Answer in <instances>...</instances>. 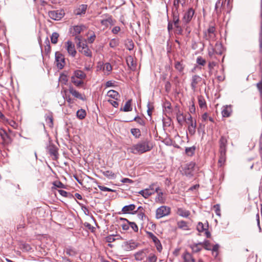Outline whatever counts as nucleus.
I'll use <instances>...</instances> for the list:
<instances>
[{"label": "nucleus", "mask_w": 262, "mask_h": 262, "mask_svg": "<svg viewBox=\"0 0 262 262\" xmlns=\"http://www.w3.org/2000/svg\"><path fill=\"white\" fill-rule=\"evenodd\" d=\"M152 148L151 143L146 138L128 147L127 150L134 154L141 155L150 151Z\"/></svg>", "instance_id": "1"}, {"label": "nucleus", "mask_w": 262, "mask_h": 262, "mask_svg": "<svg viewBox=\"0 0 262 262\" xmlns=\"http://www.w3.org/2000/svg\"><path fill=\"white\" fill-rule=\"evenodd\" d=\"M185 122L188 124V130L189 134L191 136L194 135L196 132V120H193L191 115L189 114Z\"/></svg>", "instance_id": "2"}, {"label": "nucleus", "mask_w": 262, "mask_h": 262, "mask_svg": "<svg viewBox=\"0 0 262 262\" xmlns=\"http://www.w3.org/2000/svg\"><path fill=\"white\" fill-rule=\"evenodd\" d=\"M171 209L166 206H162L157 209L156 211V217L157 219L167 216L170 214Z\"/></svg>", "instance_id": "3"}, {"label": "nucleus", "mask_w": 262, "mask_h": 262, "mask_svg": "<svg viewBox=\"0 0 262 262\" xmlns=\"http://www.w3.org/2000/svg\"><path fill=\"white\" fill-rule=\"evenodd\" d=\"M195 164L190 162L187 164L183 169V174L187 177L191 178L193 176Z\"/></svg>", "instance_id": "4"}, {"label": "nucleus", "mask_w": 262, "mask_h": 262, "mask_svg": "<svg viewBox=\"0 0 262 262\" xmlns=\"http://www.w3.org/2000/svg\"><path fill=\"white\" fill-rule=\"evenodd\" d=\"M138 245L139 244L133 240H129L124 242L121 245V247L124 250L129 251L136 249Z\"/></svg>", "instance_id": "5"}, {"label": "nucleus", "mask_w": 262, "mask_h": 262, "mask_svg": "<svg viewBox=\"0 0 262 262\" xmlns=\"http://www.w3.org/2000/svg\"><path fill=\"white\" fill-rule=\"evenodd\" d=\"M55 62L57 67L59 69H62L65 65V59L63 55L59 53L56 52L55 53Z\"/></svg>", "instance_id": "6"}, {"label": "nucleus", "mask_w": 262, "mask_h": 262, "mask_svg": "<svg viewBox=\"0 0 262 262\" xmlns=\"http://www.w3.org/2000/svg\"><path fill=\"white\" fill-rule=\"evenodd\" d=\"M215 29L213 26H210L207 30L204 32V36L206 39L213 40L215 38Z\"/></svg>", "instance_id": "7"}, {"label": "nucleus", "mask_w": 262, "mask_h": 262, "mask_svg": "<svg viewBox=\"0 0 262 262\" xmlns=\"http://www.w3.org/2000/svg\"><path fill=\"white\" fill-rule=\"evenodd\" d=\"M65 48L69 55L73 57L75 56L77 52L75 50V45L71 41L68 40L65 42Z\"/></svg>", "instance_id": "8"}, {"label": "nucleus", "mask_w": 262, "mask_h": 262, "mask_svg": "<svg viewBox=\"0 0 262 262\" xmlns=\"http://www.w3.org/2000/svg\"><path fill=\"white\" fill-rule=\"evenodd\" d=\"M202 78L198 75H194L192 76L191 79V89L194 92L195 91L198 85L201 82Z\"/></svg>", "instance_id": "9"}, {"label": "nucleus", "mask_w": 262, "mask_h": 262, "mask_svg": "<svg viewBox=\"0 0 262 262\" xmlns=\"http://www.w3.org/2000/svg\"><path fill=\"white\" fill-rule=\"evenodd\" d=\"M47 150L50 156L52 157L53 160H56L58 159V148L56 146L53 144H50L47 147Z\"/></svg>", "instance_id": "10"}, {"label": "nucleus", "mask_w": 262, "mask_h": 262, "mask_svg": "<svg viewBox=\"0 0 262 262\" xmlns=\"http://www.w3.org/2000/svg\"><path fill=\"white\" fill-rule=\"evenodd\" d=\"M49 17L55 20H58L61 19L63 16V13L62 11L53 10L48 12Z\"/></svg>", "instance_id": "11"}, {"label": "nucleus", "mask_w": 262, "mask_h": 262, "mask_svg": "<svg viewBox=\"0 0 262 262\" xmlns=\"http://www.w3.org/2000/svg\"><path fill=\"white\" fill-rule=\"evenodd\" d=\"M194 14V10L192 8H189L185 13L182 18L184 23L188 24L192 19Z\"/></svg>", "instance_id": "12"}, {"label": "nucleus", "mask_w": 262, "mask_h": 262, "mask_svg": "<svg viewBox=\"0 0 262 262\" xmlns=\"http://www.w3.org/2000/svg\"><path fill=\"white\" fill-rule=\"evenodd\" d=\"M147 235L148 237L152 240L157 250L160 252H161L162 246L159 239L152 232H148Z\"/></svg>", "instance_id": "13"}, {"label": "nucleus", "mask_w": 262, "mask_h": 262, "mask_svg": "<svg viewBox=\"0 0 262 262\" xmlns=\"http://www.w3.org/2000/svg\"><path fill=\"white\" fill-rule=\"evenodd\" d=\"M87 9H88L87 5H85V4L80 5L74 10V13L76 15H84Z\"/></svg>", "instance_id": "14"}, {"label": "nucleus", "mask_w": 262, "mask_h": 262, "mask_svg": "<svg viewBox=\"0 0 262 262\" xmlns=\"http://www.w3.org/2000/svg\"><path fill=\"white\" fill-rule=\"evenodd\" d=\"M147 250L143 249L140 250L135 253V259L137 261H141L143 260L147 256Z\"/></svg>", "instance_id": "15"}, {"label": "nucleus", "mask_w": 262, "mask_h": 262, "mask_svg": "<svg viewBox=\"0 0 262 262\" xmlns=\"http://www.w3.org/2000/svg\"><path fill=\"white\" fill-rule=\"evenodd\" d=\"M232 108L231 105H226L223 107L222 111V115L223 117H229L232 113Z\"/></svg>", "instance_id": "16"}, {"label": "nucleus", "mask_w": 262, "mask_h": 262, "mask_svg": "<svg viewBox=\"0 0 262 262\" xmlns=\"http://www.w3.org/2000/svg\"><path fill=\"white\" fill-rule=\"evenodd\" d=\"M136 209V205L134 204H130L124 206L122 209V212L123 213H132V211H135Z\"/></svg>", "instance_id": "17"}, {"label": "nucleus", "mask_w": 262, "mask_h": 262, "mask_svg": "<svg viewBox=\"0 0 262 262\" xmlns=\"http://www.w3.org/2000/svg\"><path fill=\"white\" fill-rule=\"evenodd\" d=\"M177 226L179 229H181L183 230H190V226L189 224L184 221H180L177 222Z\"/></svg>", "instance_id": "18"}, {"label": "nucleus", "mask_w": 262, "mask_h": 262, "mask_svg": "<svg viewBox=\"0 0 262 262\" xmlns=\"http://www.w3.org/2000/svg\"><path fill=\"white\" fill-rule=\"evenodd\" d=\"M184 262H195V259L192 255L188 252H184L182 255Z\"/></svg>", "instance_id": "19"}, {"label": "nucleus", "mask_w": 262, "mask_h": 262, "mask_svg": "<svg viewBox=\"0 0 262 262\" xmlns=\"http://www.w3.org/2000/svg\"><path fill=\"white\" fill-rule=\"evenodd\" d=\"M177 213L179 215L183 217H188L190 214V212L189 210L182 208H178Z\"/></svg>", "instance_id": "20"}, {"label": "nucleus", "mask_w": 262, "mask_h": 262, "mask_svg": "<svg viewBox=\"0 0 262 262\" xmlns=\"http://www.w3.org/2000/svg\"><path fill=\"white\" fill-rule=\"evenodd\" d=\"M227 141L225 137L222 136L220 139V151L226 152V144Z\"/></svg>", "instance_id": "21"}, {"label": "nucleus", "mask_w": 262, "mask_h": 262, "mask_svg": "<svg viewBox=\"0 0 262 262\" xmlns=\"http://www.w3.org/2000/svg\"><path fill=\"white\" fill-rule=\"evenodd\" d=\"M72 77H75V78L83 80L85 78L86 74L81 70H76Z\"/></svg>", "instance_id": "22"}, {"label": "nucleus", "mask_w": 262, "mask_h": 262, "mask_svg": "<svg viewBox=\"0 0 262 262\" xmlns=\"http://www.w3.org/2000/svg\"><path fill=\"white\" fill-rule=\"evenodd\" d=\"M202 243H199L198 244H193L190 246V247L192 250L193 253H197L200 252L202 248Z\"/></svg>", "instance_id": "23"}, {"label": "nucleus", "mask_w": 262, "mask_h": 262, "mask_svg": "<svg viewBox=\"0 0 262 262\" xmlns=\"http://www.w3.org/2000/svg\"><path fill=\"white\" fill-rule=\"evenodd\" d=\"M69 91L75 97L79 99H83L81 94L75 90L72 86L69 87Z\"/></svg>", "instance_id": "24"}, {"label": "nucleus", "mask_w": 262, "mask_h": 262, "mask_svg": "<svg viewBox=\"0 0 262 262\" xmlns=\"http://www.w3.org/2000/svg\"><path fill=\"white\" fill-rule=\"evenodd\" d=\"M144 198H148L150 195L154 194V191H151L148 188L142 190L139 192Z\"/></svg>", "instance_id": "25"}, {"label": "nucleus", "mask_w": 262, "mask_h": 262, "mask_svg": "<svg viewBox=\"0 0 262 262\" xmlns=\"http://www.w3.org/2000/svg\"><path fill=\"white\" fill-rule=\"evenodd\" d=\"M126 63L128 67L130 69H134L136 68V63L134 62V59L132 56H129L126 58Z\"/></svg>", "instance_id": "26"}, {"label": "nucleus", "mask_w": 262, "mask_h": 262, "mask_svg": "<svg viewBox=\"0 0 262 262\" xmlns=\"http://www.w3.org/2000/svg\"><path fill=\"white\" fill-rule=\"evenodd\" d=\"M160 190L159 187H156V192L157 193L158 196L156 198V200L160 202V203H164V199L163 198V193L161 191H159Z\"/></svg>", "instance_id": "27"}, {"label": "nucleus", "mask_w": 262, "mask_h": 262, "mask_svg": "<svg viewBox=\"0 0 262 262\" xmlns=\"http://www.w3.org/2000/svg\"><path fill=\"white\" fill-rule=\"evenodd\" d=\"M79 52L86 56L91 57L92 56V52L88 46H84L81 49H79Z\"/></svg>", "instance_id": "28"}, {"label": "nucleus", "mask_w": 262, "mask_h": 262, "mask_svg": "<svg viewBox=\"0 0 262 262\" xmlns=\"http://www.w3.org/2000/svg\"><path fill=\"white\" fill-rule=\"evenodd\" d=\"M107 96L115 100H118L120 96L119 93L117 91L113 90H110L107 92Z\"/></svg>", "instance_id": "29"}, {"label": "nucleus", "mask_w": 262, "mask_h": 262, "mask_svg": "<svg viewBox=\"0 0 262 262\" xmlns=\"http://www.w3.org/2000/svg\"><path fill=\"white\" fill-rule=\"evenodd\" d=\"M226 161V152L220 151V158L218 163L220 166H222L225 162Z\"/></svg>", "instance_id": "30"}, {"label": "nucleus", "mask_w": 262, "mask_h": 262, "mask_svg": "<svg viewBox=\"0 0 262 262\" xmlns=\"http://www.w3.org/2000/svg\"><path fill=\"white\" fill-rule=\"evenodd\" d=\"M64 251L67 255L70 256H75L77 254L76 250L71 247H67L64 249Z\"/></svg>", "instance_id": "31"}, {"label": "nucleus", "mask_w": 262, "mask_h": 262, "mask_svg": "<svg viewBox=\"0 0 262 262\" xmlns=\"http://www.w3.org/2000/svg\"><path fill=\"white\" fill-rule=\"evenodd\" d=\"M208 228V224L206 226L204 225L202 222H199L196 227V229L199 232H204Z\"/></svg>", "instance_id": "32"}, {"label": "nucleus", "mask_w": 262, "mask_h": 262, "mask_svg": "<svg viewBox=\"0 0 262 262\" xmlns=\"http://www.w3.org/2000/svg\"><path fill=\"white\" fill-rule=\"evenodd\" d=\"M86 114V113L85 111L83 109L78 110L76 113V116L77 118L81 120L84 119L85 117Z\"/></svg>", "instance_id": "33"}, {"label": "nucleus", "mask_w": 262, "mask_h": 262, "mask_svg": "<svg viewBox=\"0 0 262 262\" xmlns=\"http://www.w3.org/2000/svg\"><path fill=\"white\" fill-rule=\"evenodd\" d=\"M84 28H85V27L83 25L74 26L73 27V30H74L73 33H74L75 35L79 34L81 32V31L83 30V29Z\"/></svg>", "instance_id": "34"}, {"label": "nucleus", "mask_w": 262, "mask_h": 262, "mask_svg": "<svg viewBox=\"0 0 262 262\" xmlns=\"http://www.w3.org/2000/svg\"><path fill=\"white\" fill-rule=\"evenodd\" d=\"M77 78H75V77H71V81L76 86H80L82 84H83V82L82 80L77 79Z\"/></svg>", "instance_id": "35"}, {"label": "nucleus", "mask_w": 262, "mask_h": 262, "mask_svg": "<svg viewBox=\"0 0 262 262\" xmlns=\"http://www.w3.org/2000/svg\"><path fill=\"white\" fill-rule=\"evenodd\" d=\"M131 100H128L125 104V105L123 109H121V110L123 111L124 112H129L132 111V107L131 106Z\"/></svg>", "instance_id": "36"}, {"label": "nucleus", "mask_w": 262, "mask_h": 262, "mask_svg": "<svg viewBox=\"0 0 262 262\" xmlns=\"http://www.w3.org/2000/svg\"><path fill=\"white\" fill-rule=\"evenodd\" d=\"M195 150V147L193 146L192 147H187L185 149V152L188 156H192L193 155Z\"/></svg>", "instance_id": "37"}, {"label": "nucleus", "mask_w": 262, "mask_h": 262, "mask_svg": "<svg viewBox=\"0 0 262 262\" xmlns=\"http://www.w3.org/2000/svg\"><path fill=\"white\" fill-rule=\"evenodd\" d=\"M174 67L180 72H183L184 69V66L182 64L181 62L178 61H176L174 64Z\"/></svg>", "instance_id": "38"}, {"label": "nucleus", "mask_w": 262, "mask_h": 262, "mask_svg": "<svg viewBox=\"0 0 262 262\" xmlns=\"http://www.w3.org/2000/svg\"><path fill=\"white\" fill-rule=\"evenodd\" d=\"M119 239L118 235H110L105 237L106 242L107 243H112L114 242L115 240Z\"/></svg>", "instance_id": "39"}, {"label": "nucleus", "mask_w": 262, "mask_h": 262, "mask_svg": "<svg viewBox=\"0 0 262 262\" xmlns=\"http://www.w3.org/2000/svg\"><path fill=\"white\" fill-rule=\"evenodd\" d=\"M130 132L136 138H139L141 136L140 130L138 128H132Z\"/></svg>", "instance_id": "40"}, {"label": "nucleus", "mask_w": 262, "mask_h": 262, "mask_svg": "<svg viewBox=\"0 0 262 262\" xmlns=\"http://www.w3.org/2000/svg\"><path fill=\"white\" fill-rule=\"evenodd\" d=\"M58 37V33L56 32L53 33L51 37V42L52 43L56 44L57 42Z\"/></svg>", "instance_id": "41"}, {"label": "nucleus", "mask_w": 262, "mask_h": 262, "mask_svg": "<svg viewBox=\"0 0 262 262\" xmlns=\"http://www.w3.org/2000/svg\"><path fill=\"white\" fill-rule=\"evenodd\" d=\"M157 257L155 254L150 253L147 258V262H156Z\"/></svg>", "instance_id": "42"}, {"label": "nucleus", "mask_w": 262, "mask_h": 262, "mask_svg": "<svg viewBox=\"0 0 262 262\" xmlns=\"http://www.w3.org/2000/svg\"><path fill=\"white\" fill-rule=\"evenodd\" d=\"M187 118V117H186V116L183 115H181V116L177 117V120L178 121V123L180 125H182L183 123L184 122H186Z\"/></svg>", "instance_id": "43"}, {"label": "nucleus", "mask_w": 262, "mask_h": 262, "mask_svg": "<svg viewBox=\"0 0 262 262\" xmlns=\"http://www.w3.org/2000/svg\"><path fill=\"white\" fill-rule=\"evenodd\" d=\"M112 21L113 20L112 17L109 16L106 19L101 20L100 23L102 25L107 26L108 23L111 24Z\"/></svg>", "instance_id": "44"}, {"label": "nucleus", "mask_w": 262, "mask_h": 262, "mask_svg": "<svg viewBox=\"0 0 262 262\" xmlns=\"http://www.w3.org/2000/svg\"><path fill=\"white\" fill-rule=\"evenodd\" d=\"M104 176L109 179H114L115 178V174L112 171L106 170L103 172Z\"/></svg>", "instance_id": "45"}, {"label": "nucleus", "mask_w": 262, "mask_h": 262, "mask_svg": "<svg viewBox=\"0 0 262 262\" xmlns=\"http://www.w3.org/2000/svg\"><path fill=\"white\" fill-rule=\"evenodd\" d=\"M198 102L201 108H203L206 106V101L203 97L200 96L199 97Z\"/></svg>", "instance_id": "46"}, {"label": "nucleus", "mask_w": 262, "mask_h": 262, "mask_svg": "<svg viewBox=\"0 0 262 262\" xmlns=\"http://www.w3.org/2000/svg\"><path fill=\"white\" fill-rule=\"evenodd\" d=\"M76 38L78 39L79 40V42L77 44L79 51V49H81V48H83V47H84V46H88L85 43V41H81L80 40V39L79 37H76Z\"/></svg>", "instance_id": "47"}, {"label": "nucleus", "mask_w": 262, "mask_h": 262, "mask_svg": "<svg viewBox=\"0 0 262 262\" xmlns=\"http://www.w3.org/2000/svg\"><path fill=\"white\" fill-rule=\"evenodd\" d=\"M215 53L219 55L222 54L221 52H218L216 51H214L213 49H211L208 51V55L210 58L214 59L215 58L214 56Z\"/></svg>", "instance_id": "48"}, {"label": "nucleus", "mask_w": 262, "mask_h": 262, "mask_svg": "<svg viewBox=\"0 0 262 262\" xmlns=\"http://www.w3.org/2000/svg\"><path fill=\"white\" fill-rule=\"evenodd\" d=\"M112 70V67L110 63L106 62L105 64H104L103 67V71H106L108 72H110Z\"/></svg>", "instance_id": "49"}, {"label": "nucleus", "mask_w": 262, "mask_h": 262, "mask_svg": "<svg viewBox=\"0 0 262 262\" xmlns=\"http://www.w3.org/2000/svg\"><path fill=\"white\" fill-rule=\"evenodd\" d=\"M120 220L122 221H126L127 222L126 223L123 224L122 225V227L124 230H127L129 227V223L130 222H128V221L125 219L121 218Z\"/></svg>", "instance_id": "50"}, {"label": "nucleus", "mask_w": 262, "mask_h": 262, "mask_svg": "<svg viewBox=\"0 0 262 262\" xmlns=\"http://www.w3.org/2000/svg\"><path fill=\"white\" fill-rule=\"evenodd\" d=\"M206 60L201 56H199L196 58V63L202 66H204L206 64Z\"/></svg>", "instance_id": "51"}, {"label": "nucleus", "mask_w": 262, "mask_h": 262, "mask_svg": "<svg viewBox=\"0 0 262 262\" xmlns=\"http://www.w3.org/2000/svg\"><path fill=\"white\" fill-rule=\"evenodd\" d=\"M133 120L135 121L139 124H140L142 126H144L145 125L144 120L142 118H140L139 116H137V117H135Z\"/></svg>", "instance_id": "52"}, {"label": "nucleus", "mask_w": 262, "mask_h": 262, "mask_svg": "<svg viewBox=\"0 0 262 262\" xmlns=\"http://www.w3.org/2000/svg\"><path fill=\"white\" fill-rule=\"evenodd\" d=\"M223 5V3L221 2V0H218L215 4V11L217 13H220L221 10H219V7H222Z\"/></svg>", "instance_id": "53"}, {"label": "nucleus", "mask_w": 262, "mask_h": 262, "mask_svg": "<svg viewBox=\"0 0 262 262\" xmlns=\"http://www.w3.org/2000/svg\"><path fill=\"white\" fill-rule=\"evenodd\" d=\"M172 21H173L174 26H177V25H179V18L178 15H177L176 13H173Z\"/></svg>", "instance_id": "54"}, {"label": "nucleus", "mask_w": 262, "mask_h": 262, "mask_svg": "<svg viewBox=\"0 0 262 262\" xmlns=\"http://www.w3.org/2000/svg\"><path fill=\"white\" fill-rule=\"evenodd\" d=\"M176 28L174 32L175 34H178V35H182L183 32V30L181 28V27L179 25H177L174 26Z\"/></svg>", "instance_id": "55"}, {"label": "nucleus", "mask_w": 262, "mask_h": 262, "mask_svg": "<svg viewBox=\"0 0 262 262\" xmlns=\"http://www.w3.org/2000/svg\"><path fill=\"white\" fill-rule=\"evenodd\" d=\"M202 243H203L202 247H203L206 250H211V245H210V243L209 242V241H206Z\"/></svg>", "instance_id": "56"}, {"label": "nucleus", "mask_w": 262, "mask_h": 262, "mask_svg": "<svg viewBox=\"0 0 262 262\" xmlns=\"http://www.w3.org/2000/svg\"><path fill=\"white\" fill-rule=\"evenodd\" d=\"M213 208L214 209V211L215 214L220 216H221V210H220V207L219 204H216L214 205Z\"/></svg>", "instance_id": "57"}, {"label": "nucleus", "mask_w": 262, "mask_h": 262, "mask_svg": "<svg viewBox=\"0 0 262 262\" xmlns=\"http://www.w3.org/2000/svg\"><path fill=\"white\" fill-rule=\"evenodd\" d=\"M109 45L111 48H115L118 45V41L115 39H113L110 41Z\"/></svg>", "instance_id": "58"}, {"label": "nucleus", "mask_w": 262, "mask_h": 262, "mask_svg": "<svg viewBox=\"0 0 262 262\" xmlns=\"http://www.w3.org/2000/svg\"><path fill=\"white\" fill-rule=\"evenodd\" d=\"M46 122L49 124V126H53V118L51 116H48L46 118Z\"/></svg>", "instance_id": "59"}, {"label": "nucleus", "mask_w": 262, "mask_h": 262, "mask_svg": "<svg viewBox=\"0 0 262 262\" xmlns=\"http://www.w3.org/2000/svg\"><path fill=\"white\" fill-rule=\"evenodd\" d=\"M98 187L100 189V190H101V191H103L113 192L114 191V190H113L111 188H107V187L103 186L98 185Z\"/></svg>", "instance_id": "60"}, {"label": "nucleus", "mask_w": 262, "mask_h": 262, "mask_svg": "<svg viewBox=\"0 0 262 262\" xmlns=\"http://www.w3.org/2000/svg\"><path fill=\"white\" fill-rule=\"evenodd\" d=\"M59 80L63 84H66L68 81L67 76L63 74L61 75L59 78Z\"/></svg>", "instance_id": "61"}, {"label": "nucleus", "mask_w": 262, "mask_h": 262, "mask_svg": "<svg viewBox=\"0 0 262 262\" xmlns=\"http://www.w3.org/2000/svg\"><path fill=\"white\" fill-rule=\"evenodd\" d=\"M8 124L13 128L16 129L18 127V124L13 120H9L8 121Z\"/></svg>", "instance_id": "62"}, {"label": "nucleus", "mask_w": 262, "mask_h": 262, "mask_svg": "<svg viewBox=\"0 0 262 262\" xmlns=\"http://www.w3.org/2000/svg\"><path fill=\"white\" fill-rule=\"evenodd\" d=\"M159 187L157 185V183H153L151 184L148 188L151 191H154V194L156 192V187Z\"/></svg>", "instance_id": "63"}, {"label": "nucleus", "mask_w": 262, "mask_h": 262, "mask_svg": "<svg viewBox=\"0 0 262 262\" xmlns=\"http://www.w3.org/2000/svg\"><path fill=\"white\" fill-rule=\"evenodd\" d=\"M256 86L259 90V92L261 95H262V81H260L256 84Z\"/></svg>", "instance_id": "64"}]
</instances>
